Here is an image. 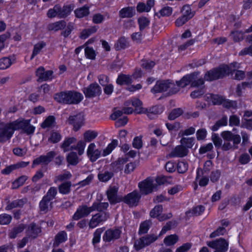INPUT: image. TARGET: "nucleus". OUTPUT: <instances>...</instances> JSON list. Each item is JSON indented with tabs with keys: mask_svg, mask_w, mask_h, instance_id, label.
Returning a JSON list of instances; mask_svg holds the SVG:
<instances>
[{
	"mask_svg": "<svg viewBox=\"0 0 252 252\" xmlns=\"http://www.w3.org/2000/svg\"><path fill=\"white\" fill-rule=\"evenodd\" d=\"M205 210V207L203 205H198L193 207L191 210L186 212L188 217L198 216L202 214Z\"/></svg>",
	"mask_w": 252,
	"mask_h": 252,
	"instance_id": "obj_33",
	"label": "nucleus"
},
{
	"mask_svg": "<svg viewBox=\"0 0 252 252\" xmlns=\"http://www.w3.org/2000/svg\"><path fill=\"white\" fill-rule=\"evenodd\" d=\"M188 150L182 145L176 146L174 150L169 154V157H183L188 154Z\"/></svg>",
	"mask_w": 252,
	"mask_h": 252,
	"instance_id": "obj_27",
	"label": "nucleus"
},
{
	"mask_svg": "<svg viewBox=\"0 0 252 252\" xmlns=\"http://www.w3.org/2000/svg\"><path fill=\"white\" fill-rule=\"evenodd\" d=\"M196 41V38H192L188 40L185 43L178 46V51L179 52L185 51L189 47L193 45Z\"/></svg>",
	"mask_w": 252,
	"mask_h": 252,
	"instance_id": "obj_61",
	"label": "nucleus"
},
{
	"mask_svg": "<svg viewBox=\"0 0 252 252\" xmlns=\"http://www.w3.org/2000/svg\"><path fill=\"white\" fill-rule=\"evenodd\" d=\"M119 188L116 186H110L106 191L108 199L111 204H115L122 201V196L118 195Z\"/></svg>",
	"mask_w": 252,
	"mask_h": 252,
	"instance_id": "obj_11",
	"label": "nucleus"
},
{
	"mask_svg": "<svg viewBox=\"0 0 252 252\" xmlns=\"http://www.w3.org/2000/svg\"><path fill=\"white\" fill-rule=\"evenodd\" d=\"M13 62L9 57H3L0 59V69L4 70L9 68Z\"/></svg>",
	"mask_w": 252,
	"mask_h": 252,
	"instance_id": "obj_48",
	"label": "nucleus"
},
{
	"mask_svg": "<svg viewBox=\"0 0 252 252\" xmlns=\"http://www.w3.org/2000/svg\"><path fill=\"white\" fill-rule=\"evenodd\" d=\"M135 14V10L134 6H127L122 8L119 12V15L121 18H132Z\"/></svg>",
	"mask_w": 252,
	"mask_h": 252,
	"instance_id": "obj_24",
	"label": "nucleus"
},
{
	"mask_svg": "<svg viewBox=\"0 0 252 252\" xmlns=\"http://www.w3.org/2000/svg\"><path fill=\"white\" fill-rule=\"evenodd\" d=\"M221 105L227 109H236L237 107V102L235 100H231L229 99L223 98Z\"/></svg>",
	"mask_w": 252,
	"mask_h": 252,
	"instance_id": "obj_49",
	"label": "nucleus"
},
{
	"mask_svg": "<svg viewBox=\"0 0 252 252\" xmlns=\"http://www.w3.org/2000/svg\"><path fill=\"white\" fill-rule=\"evenodd\" d=\"M234 71L228 64H221L207 71L204 74V78H198L200 71H195L185 75L180 80L176 81V84L180 88H184L189 85L191 87L198 88L203 86L205 81L213 82L223 79L229 74H233Z\"/></svg>",
	"mask_w": 252,
	"mask_h": 252,
	"instance_id": "obj_1",
	"label": "nucleus"
},
{
	"mask_svg": "<svg viewBox=\"0 0 252 252\" xmlns=\"http://www.w3.org/2000/svg\"><path fill=\"white\" fill-rule=\"evenodd\" d=\"M86 98H92L99 96L102 93V90L100 86L96 83H92L82 89Z\"/></svg>",
	"mask_w": 252,
	"mask_h": 252,
	"instance_id": "obj_4",
	"label": "nucleus"
},
{
	"mask_svg": "<svg viewBox=\"0 0 252 252\" xmlns=\"http://www.w3.org/2000/svg\"><path fill=\"white\" fill-rule=\"evenodd\" d=\"M122 233L120 228L113 227L108 229L102 236L103 241L106 243H114L120 238Z\"/></svg>",
	"mask_w": 252,
	"mask_h": 252,
	"instance_id": "obj_5",
	"label": "nucleus"
},
{
	"mask_svg": "<svg viewBox=\"0 0 252 252\" xmlns=\"http://www.w3.org/2000/svg\"><path fill=\"white\" fill-rule=\"evenodd\" d=\"M252 87V81L243 82L241 84H238L236 88V94L237 95L240 97L242 95V90L247 88L251 89Z\"/></svg>",
	"mask_w": 252,
	"mask_h": 252,
	"instance_id": "obj_38",
	"label": "nucleus"
},
{
	"mask_svg": "<svg viewBox=\"0 0 252 252\" xmlns=\"http://www.w3.org/2000/svg\"><path fill=\"white\" fill-rule=\"evenodd\" d=\"M220 135L224 141H232L235 144H239L241 142L240 135L234 134L229 131H224L221 133Z\"/></svg>",
	"mask_w": 252,
	"mask_h": 252,
	"instance_id": "obj_23",
	"label": "nucleus"
},
{
	"mask_svg": "<svg viewBox=\"0 0 252 252\" xmlns=\"http://www.w3.org/2000/svg\"><path fill=\"white\" fill-rule=\"evenodd\" d=\"M76 139L74 137L67 138L64 140L61 145V148L63 149V151L66 152L69 151V147L72 144L76 142Z\"/></svg>",
	"mask_w": 252,
	"mask_h": 252,
	"instance_id": "obj_58",
	"label": "nucleus"
},
{
	"mask_svg": "<svg viewBox=\"0 0 252 252\" xmlns=\"http://www.w3.org/2000/svg\"><path fill=\"white\" fill-rule=\"evenodd\" d=\"M26 232L29 237L34 239L41 232V228L40 226L32 222L28 225Z\"/></svg>",
	"mask_w": 252,
	"mask_h": 252,
	"instance_id": "obj_22",
	"label": "nucleus"
},
{
	"mask_svg": "<svg viewBox=\"0 0 252 252\" xmlns=\"http://www.w3.org/2000/svg\"><path fill=\"white\" fill-rule=\"evenodd\" d=\"M28 177L27 176L23 175L19 177L12 183V189H18L23 186Z\"/></svg>",
	"mask_w": 252,
	"mask_h": 252,
	"instance_id": "obj_52",
	"label": "nucleus"
},
{
	"mask_svg": "<svg viewBox=\"0 0 252 252\" xmlns=\"http://www.w3.org/2000/svg\"><path fill=\"white\" fill-rule=\"evenodd\" d=\"M118 141L116 140H113L111 143H110L108 146L103 150L102 155L105 157L109 155L112 150L117 146Z\"/></svg>",
	"mask_w": 252,
	"mask_h": 252,
	"instance_id": "obj_60",
	"label": "nucleus"
},
{
	"mask_svg": "<svg viewBox=\"0 0 252 252\" xmlns=\"http://www.w3.org/2000/svg\"><path fill=\"white\" fill-rule=\"evenodd\" d=\"M26 202L27 199L26 198L15 200L12 202H8L5 207V209L6 210H10L15 208H22Z\"/></svg>",
	"mask_w": 252,
	"mask_h": 252,
	"instance_id": "obj_29",
	"label": "nucleus"
},
{
	"mask_svg": "<svg viewBox=\"0 0 252 252\" xmlns=\"http://www.w3.org/2000/svg\"><path fill=\"white\" fill-rule=\"evenodd\" d=\"M181 11L183 13V15L189 20L192 19L195 14V11L191 10V5L189 4L184 5Z\"/></svg>",
	"mask_w": 252,
	"mask_h": 252,
	"instance_id": "obj_36",
	"label": "nucleus"
},
{
	"mask_svg": "<svg viewBox=\"0 0 252 252\" xmlns=\"http://www.w3.org/2000/svg\"><path fill=\"white\" fill-rule=\"evenodd\" d=\"M195 139L193 137H183L180 143L186 148H191L194 144Z\"/></svg>",
	"mask_w": 252,
	"mask_h": 252,
	"instance_id": "obj_46",
	"label": "nucleus"
},
{
	"mask_svg": "<svg viewBox=\"0 0 252 252\" xmlns=\"http://www.w3.org/2000/svg\"><path fill=\"white\" fill-rule=\"evenodd\" d=\"M244 34L242 31L236 30L231 31L230 35L234 42H239L244 39Z\"/></svg>",
	"mask_w": 252,
	"mask_h": 252,
	"instance_id": "obj_44",
	"label": "nucleus"
},
{
	"mask_svg": "<svg viewBox=\"0 0 252 252\" xmlns=\"http://www.w3.org/2000/svg\"><path fill=\"white\" fill-rule=\"evenodd\" d=\"M231 141H224V143L221 146V149L223 151H228L230 150H235L238 148V145L235 144L233 142L231 143Z\"/></svg>",
	"mask_w": 252,
	"mask_h": 252,
	"instance_id": "obj_59",
	"label": "nucleus"
},
{
	"mask_svg": "<svg viewBox=\"0 0 252 252\" xmlns=\"http://www.w3.org/2000/svg\"><path fill=\"white\" fill-rule=\"evenodd\" d=\"M74 29V23L71 22H68L66 24L65 28L63 30H62L61 32V36H63L64 38L68 37Z\"/></svg>",
	"mask_w": 252,
	"mask_h": 252,
	"instance_id": "obj_42",
	"label": "nucleus"
},
{
	"mask_svg": "<svg viewBox=\"0 0 252 252\" xmlns=\"http://www.w3.org/2000/svg\"><path fill=\"white\" fill-rule=\"evenodd\" d=\"M74 8L73 4L63 5V7L58 5V18L60 19L66 18L70 15Z\"/></svg>",
	"mask_w": 252,
	"mask_h": 252,
	"instance_id": "obj_17",
	"label": "nucleus"
},
{
	"mask_svg": "<svg viewBox=\"0 0 252 252\" xmlns=\"http://www.w3.org/2000/svg\"><path fill=\"white\" fill-rule=\"evenodd\" d=\"M163 210L162 205L156 206L150 212V215L152 218H158L160 215Z\"/></svg>",
	"mask_w": 252,
	"mask_h": 252,
	"instance_id": "obj_62",
	"label": "nucleus"
},
{
	"mask_svg": "<svg viewBox=\"0 0 252 252\" xmlns=\"http://www.w3.org/2000/svg\"><path fill=\"white\" fill-rule=\"evenodd\" d=\"M132 76L129 74L121 73L118 74L116 80V83L118 86H128L133 83Z\"/></svg>",
	"mask_w": 252,
	"mask_h": 252,
	"instance_id": "obj_20",
	"label": "nucleus"
},
{
	"mask_svg": "<svg viewBox=\"0 0 252 252\" xmlns=\"http://www.w3.org/2000/svg\"><path fill=\"white\" fill-rule=\"evenodd\" d=\"M158 239V236L154 234H149L140 238L136 240L134 247L136 251H139L144 247L150 245Z\"/></svg>",
	"mask_w": 252,
	"mask_h": 252,
	"instance_id": "obj_6",
	"label": "nucleus"
},
{
	"mask_svg": "<svg viewBox=\"0 0 252 252\" xmlns=\"http://www.w3.org/2000/svg\"><path fill=\"white\" fill-rule=\"evenodd\" d=\"M134 111H114L110 116V118L113 121L117 120L115 125L119 127L125 126L127 122V118L125 115H131Z\"/></svg>",
	"mask_w": 252,
	"mask_h": 252,
	"instance_id": "obj_7",
	"label": "nucleus"
},
{
	"mask_svg": "<svg viewBox=\"0 0 252 252\" xmlns=\"http://www.w3.org/2000/svg\"><path fill=\"white\" fill-rule=\"evenodd\" d=\"M67 238V234L64 231L59 232L55 237L53 246L54 247H58L61 243L66 241Z\"/></svg>",
	"mask_w": 252,
	"mask_h": 252,
	"instance_id": "obj_35",
	"label": "nucleus"
},
{
	"mask_svg": "<svg viewBox=\"0 0 252 252\" xmlns=\"http://www.w3.org/2000/svg\"><path fill=\"white\" fill-rule=\"evenodd\" d=\"M25 228V225L24 224H20L19 225L14 227L11 230H10L8 233V236L11 239L15 238L17 235L22 232Z\"/></svg>",
	"mask_w": 252,
	"mask_h": 252,
	"instance_id": "obj_39",
	"label": "nucleus"
},
{
	"mask_svg": "<svg viewBox=\"0 0 252 252\" xmlns=\"http://www.w3.org/2000/svg\"><path fill=\"white\" fill-rule=\"evenodd\" d=\"M114 46L116 51H120L129 47V44L126 38L121 36L115 43Z\"/></svg>",
	"mask_w": 252,
	"mask_h": 252,
	"instance_id": "obj_28",
	"label": "nucleus"
},
{
	"mask_svg": "<svg viewBox=\"0 0 252 252\" xmlns=\"http://www.w3.org/2000/svg\"><path fill=\"white\" fill-rule=\"evenodd\" d=\"M223 98V96L215 94H210L209 96L207 97V99H210L214 105H219L222 104Z\"/></svg>",
	"mask_w": 252,
	"mask_h": 252,
	"instance_id": "obj_45",
	"label": "nucleus"
},
{
	"mask_svg": "<svg viewBox=\"0 0 252 252\" xmlns=\"http://www.w3.org/2000/svg\"><path fill=\"white\" fill-rule=\"evenodd\" d=\"M84 114L83 112L81 111L75 115L70 116L68 119V123L72 125L75 123H82L84 120Z\"/></svg>",
	"mask_w": 252,
	"mask_h": 252,
	"instance_id": "obj_30",
	"label": "nucleus"
},
{
	"mask_svg": "<svg viewBox=\"0 0 252 252\" xmlns=\"http://www.w3.org/2000/svg\"><path fill=\"white\" fill-rule=\"evenodd\" d=\"M90 7L87 4L76 8L74 11L75 17L78 19H81L88 16L90 13Z\"/></svg>",
	"mask_w": 252,
	"mask_h": 252,
	"instance_id": "obj_25",
	"label": "nucleus"
},
{
	"mask_svg": "<svg viewBox=\"0 0 252 252\" xmlns=\"http://www.w3.org/2000/svg\"><path fill=\"white\" fill-rule=\"evenodd\" d=\"M29 161H20L15 164H12L6 166L5 168L1 171V173L4 175H9L13 170L19 169L20 168H24L26 167L29 164Z\"/></svg>",
	"mask_w": 252,
	"mask_h": 252,
	"instance_id": "obj_21",
	"label": "nucleus"
},
{
	"mask_svg": "<svg viewBox=\"0 0 252 252\" xmlns=\"http://www.w3.org/2000/svg\"><path fill=\"white\" fill-rule=\"evenodd\" d=\"M97 136V132L93 130H87L84 134V138L86 142H91Z\"/></svg>",
	"mask_w": 252,
	"mask_h": 252,
	"instance_id": "obj_57",
	"label": "nucleus"
},
{
	"mask_svg": "<svg viewBox=\"0 0 252 252\" xmlns=\"http://www.w3.org/2000/svg\"><path fill=\"white\" fill-rule=\"evenodd\" d=\"M67 162L71 165H75L79 162V159L76 153L72 152L66 157Z\"/></svg>",
	"mask_w": 252,
	"mask_h": 252,
	"instance_id": "obj_50",
	"label": "nucleus"
},
{
	"mask_svg": "<svg viewBox=\"0 0 252 252\" xmlns=\"http://www.w3.org/2000/svg\"><path fill=\"white\" fill-rule=\"evenodd\" d=\"M141 195L136 190L128 193L122 197V201L127 204L129 207H133L138 205Z\"/></svg>",
	"mask_w": 252,
	"mask_h": 252,
	"instance_id": "obj_10",
	"label": "nucleus"
},
{
	"mask_svg": "<svg viewBox=\"0 0 252 252\" xmlns=\"http://www.w3.org/2000/svg\"><path fill=\"white\" fill-rule=\"evenodd\" d=\"M134 112L135 115L145 114L151 120L157 119L159 114L158 111H134Z\"/></svg>",
	"mask_w": 252,
	"mask_h": 252,
	"instance_id": "obj_55",
	"label": "nucleus"
},
{
	"mask_svg": "<svg viewBox=\"0 0 252 252\" xmlns=\"http://www.w3.org/2000/svg\"><path fill=\"white\" fill-rule=\"evenodd\" d=\"M66 26V22L64 20H61L48 25L47 29L49 31L57 32L63 30Z\"/></svg>",
	"mask_w": 252,
	"mask_h": 252,
	"instance_id": "obj_26",
	"label": "nucleus"
},
{
	"mask_svg": "<svg viewBox=\"0 0 252 252\" xmlns=\"http://www.w3.org/2000/svg\"><path fill=\"white\" fill-rule=\"evenodd\" d=\"M46 45V44L44 41H39L34 44L32 54L30 58V60H32L36 55L39 54L41 50L44 48Z\"/></svg>",
	"mask_w": 252,
	"mask_h": 252,
	"instance_id": "obj_34",
	"label": "nucleus"
},
{
	"mask_svg": "<svg viewBox=\"0 0 252 252\" xmlns=\"http://www.w3.org/2000/svg\"><path fill=\"white\" fill-rule=\"evenodd\" d=\"M51 200L43 197L39 203V208L41 211L47 212L52 207Z\"/></svg>",
	"mask_w": 252,
	"mask_h": 252,
	"instance_id": "obj_37",
	"label": "nucleus"
},
{
	"mask_svg": "<svg viewBox=\"0 0 252 252\" xmlns=\"http://www.w3.org/2000/svg\"><path fill=\"white\" fill-rule=\"evenodd\" d=\"M109 207L108 202H94L91 206L92 212L97 211L100 212H106L105 211Z\"/></svg>",
	"mask_w": 252,
	"mask_h": 252,
	"instance_id": "obj_31",
	"label": "nucleus"
},
{
	"mask_svg": "<svg viewBox=\"0 0 252 252\" xmlns=\"http://www.w3.org/2000/svg\"><path fill=\"white\" fill-rule=\"evenodd\" d=\"M227 124V117L224 116L221 119L218 121L212 127L213 131H217L220 126H226Z\"/></svg>",
	"mask_w": 252,
	"mask_h": 252,
	"instance_id": "obj_56",
	"label": "nucleus"
},
{
	"mask_svg": "<svg viewBox=\"0 0 252 252\" xmlns=\"http://www.w3.org/2000/svg\"><path fill=\"white\" fill-rule=\"evenodd\" d=\"M110 217L108 212L97 213L93 215L89 222V226L91 229L94 228L99 224L106 221Z\"/></svg>",
	"mask_w": 252,
	"mask_h": 252,
	"instance_id": "obj_8",
	"label": "nucleus"
},
{
	"mask_svg": "<svg viewBox=\"0 0 252 252\" xmlns=\"http://www.w3.org/2000/svg\"><path fill=\"white\" fill-rule=\"evenodd\" d=\"M72 177L71 173L68 171H65L63 173L56 176L55 178L54 182L57 183L58 182H66Z\"/></svg>",
	"mask_w": 252,
	"mask_h": 252,
	"instance_id": "obj_41",
	"label": "nucleus"
},
{
	"mask_svg": "<svg viewBox=\"0 0 252 252\" xmlns=\"http://www.w3.org/2000/svg\"><path fill=\"white\" fill-rule=\"evenodd\" d=\"M56 156V153L55 152L50 151L47 153L46 155L40 156L35 159L33 161V165L42 164L46 165L52 161Z\"/></svg>",
	"mask_w": 252,
	"mask_h": 252,
	"instance_id": "obj_15",
	"label": "nucleus"
},
{
	"mask_svg": "<svg viewBox=\"0 0 252 252\" xmlns=\"http://www.w3.org/2000/svg\"><path fill=\"white\" fill-rule=\"evenodd\" d=\"M138 24L140 32H142L150 24V20L146 17H141L138 19Z\"/></svg>",
	"mask_w": 252,
	"mask_h": 252,
	"instance_id": "obj_51",
	"label": "nucleus"
},
{
	"mask_svg": "<svg viewBox=\"0 0 252 252\" xmlns=\"http://www.w3.org/2000/svg\"><path fill=\"white\" fill-rule=\"evenodd\" d=\"M171 84L170 80H158L151 89V92L154 94L167 91L170 88Z\"/></svg>",
	"mask_w": 252,
	"mask_h": 252,
	"instance_id": "obj_9",
	"label": "nucleus"
},
{
	"mask_svg": "<svg viewBox=\"0 0 252 252\" xmlns=\"http://www.w3.org/2000/svg\"><path fill=\"white\" fill-rule=\"evenodd\" d=\"M138 187L143 194H148L153 191L154 187L153 181L150 178H147L143 182L139 183Z\"/></svg>",
	"mask_w": 252,
	"mask_h": 252,
	"instance_id": "obj_18",
	"label": "nucleus"
},
{
	"mask_svg": "<svg viewBox=\"0 0 252 252\" xmlns=\"http://www.w3.org/2000/svg\"><path fill=\"white\" fill-rule=\"evenodd\" d=\"M114 176V173L112 171H102L98 174V180L103 182H106L110 180Z\"/></svg>",
	"mask_w": 252,
	"mask_h": 252,
	"instance_id": "obj_43",
	"label": "nucleus"
},
{
	"mask_svg": "<svg viewBox=\"0 0 252 252\" xmlns=\"http://www.w3.org/2000/svg\"><path fill=\"white\" fill-rule=\"evenodd\" d=\"M54 100L62 105H78L84 99V96L80 92L75 90H65L55 93Z\"/></svg>",
	"mask_w": 252,
	"mask_h": 252,
	"instance_id": "obj_3",
	"label": "nucleus"
},
{
	"mask_svg": "<svg viewBox=\"0 0 252 252\" xmlns=\"http://www.w3.org/2000/svg\"><path fill=\"white\" fill-rule=\"evenodd\" d=\"M178 236L175 234L170 235L164 239V243L167 246H173L178 241Z\"/></svg>",
	"mask_w": 252,
	"mask_h": 252,
	"instance_id": "obj_47",
	"label": "nucleus"
},
{
	"mask_svg": "<svg viewBox=\"0 0 252 252\" xmlns=\"http://www.w3.org/2000/svg\"><path fill=\"white\" fill-rule=\"evenodd\" d=\"M96 145L94 143H91L87 149V156L92 162L95 161L101 155V151L95 149Z\"/></svg>",
	"mask_w": 252,
	"mask_h": 252,
	"instance_id": "obj_19",
	"label": "nucleus"
},
{
	"mask_svg": "<svg viewBox=\"0 0 252 252\" xmlns=\"http://www.w3.org/2000/svg\"><path fill=\"white\" fill-rule=\"evenodd\" d=\"M30 120L18 119L13 122L5 124L0 123V142H3L9 139L14 131L22 130L28 134L34 132L35 127L30 125Z\"/></svg>",
	"mask_w": 252,
	"mask_h": 252,
	"instance_id": "obj_2",
	"label": "nucleus"
},
{
	"mask_svg": "<svg viewBox=\"0 0 252 252\" xmlns=\"http://www.w3.org/2000/svg\"><path fill=\"white\" fill-rule=\"evenodd\" d=\"M207 245L208 247L215 249L222 250L226 252L228 249V243L223 238L207 242Z\"/></svg>",
	"mask_w": 252,
	"mask_h": 252,
	"instance_id": "obj_13",
	"label": "nucleus"
},
{
	"mask_svg": "<svg viewBox=\"0 0 252 252\" xmlns=\"http://www.w3.org/2000/svg\"><path fill=\"white\" fill-rule=\"evenodd\" d=\"M199 87H200V88L195 90L190 93V95L191 98H198L202 96L205 94V84L203 86H199ZM197 88H198V87Z\"/></svg>",
	"mask_w": 252,
	"mask_h": 252,
	"instance_id": "obj_54",
	"label": "nucleus"
},
{
	"mask_svg": "<svg viewBox=\"0 0 252 252\" xmlns=\"http://www.w3.org/2000/svg\"><path fill=\"white\" fill-rule=\"evenodd\" d=\"M85 55L87 59L93 60L95 59L96 55L92 47L87 46L85 48Z\"/></svg>",
	"mask_w": 252,
	"mask_h": 252,
	"instance_id": "obj_53",
	"label": "nucleus"
},
{
	"mask_svg": "<svg viewBox=\"0 0 252 252\" xmlns=\"http://www.w3.org/2000/svg\"><path fill=\"white\" fill-rule=\"evenodd\" d=\"M92 212L91 206L88 207L86 205L80 206L72 216V219L75 220H78L87 217Z\"/></svg>",
	"mask_w": 252,
	"mask_h": 252,
	"instance_id": "obj_14",
	"label": "nucleus"
},
{
	"mask_svg": "<svg viewBox=\"0 0 252 252\" xmlns=\"http://www.w3.org/2000/svg\"><path fill=\"white\" fill-rule=\"evenodd\" d=\"M125 104L126 106L131 104L134 107V109L132 107H124L122 110H148L147 108L145 109L142 107V101L136 97H133L130 100L127 101Z\"/></svg>",
	"mask_w": 252,
	"mask_h": 252,
	"instance_id": "obj_16",
	"label": "nucleus"
},
{
	"mask_svg": "<svg viewBox=\"0 0 252 252\" xmlns=\"http://www.w3.org/2000/svg\"><path fill=\"white\" fill-rule=\"evenodd\" d=\"M53 71H45L43 66H39L35 71V75L38 77V81H47L52 80L53 78Z\"/></svg>",
	"mask_w": 252,
	"mask_h": 252,
	"instance_id": "obj_12",
	"label": "nucleus"
},
{
	"mask_svg": "<svg viewBox=\"0 0 252 252\" xmlns=\"http://www.w3.org/2000/svg\"><path fill=\"white\" fill-rule=\"evenodd\" d=\"M212 166V161L209 160L206 161L204 164L203 169L202 170L201 168H199L197 170V175L196 177V180L198 179L199 177L201 176V174H203L204 173H208L211 169Z\"/></svg>",
	"mask_w": 252,
	"mask_h": 252,
	"instance_id": "obj_40",
	"label": "nucleus"
},
{
	"mask_svg": "<svg viewBox=\"0 0 252 252\" xmlns=\"http://www.w3.org/2000/svg\"><path fill=\"white\" fill-rule=\"evenodd\" d=\"M72 183L70 181H66L62 183L58 187L59 191L62 194H68L71 192Z\"/></svg>",
	"mask_w": 252,
	"mask_h": 252,
	"instance_id": "obj_32",
	"label": "nucleus"
},
{
	"mask_svg": "<svg viewBox=\"0 0 252 252\" xmlns=\"http://www.w3.org/2000/svg\"><path fill=\"white\" fill-rule=\"evenodd\" d=\"M151 222L150 220H146L141 223L140 225L139 234L146 233L149 229Z\"/></svg>",
	"mask_w": 252,
	"mask_h": 252,
	"instance_id": "obj_63",
	"label": "nucleus"
},
{
	"mask_svg": "<svg viewBox=\"0 0 252 252\" xmlns=\"http://www.w3.org/2000/svg\"><path fill=\"white\" fill-rule=\"evenodd\" d=\"M57 194V189L56 187H52L50 188V189L47 191L46 195H44V197L50 200H52L53 199L55 198Z\"/></svg>",
	"mask_w": 252,
	"mask_h": 252,
	"instance_id": "obj_64",
	"label": "nucleus"
}]
</instances>
